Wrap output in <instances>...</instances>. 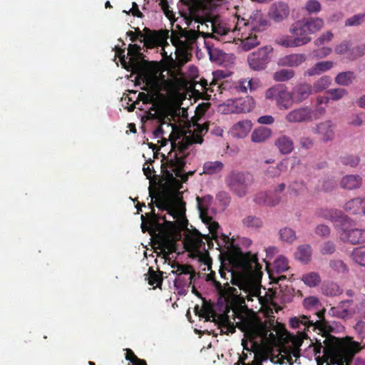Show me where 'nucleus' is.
<instances>
[{"label": "nucleus", "instance_id": "1", "mask_svg": "<svg viewBox=\"0 0 365 365\" xmlns=\"http://www.w3.org/2000/svg\"><path fill=\"white\" fill-rule=\"evenodd\" d=\"M220 275L225 282L223 285L214 280V287L221 295H231L236 289L230 284L241 287L247 279L261 268L255 255L243 252L240 247L221 250Z\"/></svg>", "mask_w": 365, "mask_h": 365}, {"label": "nucleus", "instance_id": "2", "mask_svg": "<svg viewBox=\"0 0 365 365\" xmlns=\"http://www.w3.org/2000/svg\"><path fill=\"white\" fill-rule=\"evenodd\" d=\"M137 37L140 39L143 46L148 48L167 45V40L170 38L172 44L175 48L176 56L182 61H188L192 55L197 46V40L204 33L200 31V27L197 29H182L180 25H176L175 29L171 30L170 36L168 29L151 30L145 27L141 31L136 28L135 31Z\"/></svg>", "mask_w": 365, "mask_h": 365}, {"label": "nucleus", "instance_id": "3", "mask_svg": "<svg viewBox=\"0 0 365 365\" xmlns=\"http://www.w3.org/2000/svg\"><path fill=\"white\" fill-rule=\"evenodd\" d=\"M155 204L159 210L167 211L173 220H176L180 215V212L171 205L169 199L165 196L156 197ZM146 216L148 217L147 220H145L143 215L141 216L143 232L148 230L150 234H155L158 232L155 237L162 252H165L167 255L175 252L177 249L175 240L177 234V222L167 220L165 216H158L155 213L153 209L150 213H147Z\"/></svg>", "mask_w": 365, "mask_h": 365}, {"label": "nucleus", "instance_id": "4", "mask_svg": "<svg viewBox=\"0 0 365 365\" xmlns=\"http://www.w3.org/2000/svg\"><path fill=\"white\" fill-rule=\"evenodd\" d=\"M171 141V150L169 153L170 159L169 166L172 172L168 170L165 173L168 181L171 183H177L180 185L181 182H185L189 176L192 175L195 171H189L184 173L185 166V158L189 154L188 150L195 143L201 144L203 138L200 135H192L190 136H182Z\"/></svg>", "mask_w": 365, "mask_h": 365}, {"label": "nucleus", "instance_id": "5", "mask_svg": "<svg viewBox=\"0 0 365 365\" xmlns=\"http://www.w3.org/2000/svg\"><path fill=\"white\" fill-rule=\"evenodd\" d=\"M140 51L141 47L139 45L129 44L127 54L130 58L128 64L130 69L137 73L138 78L145 83L152 92L156 94L164 90L163 87L165 81H160L156 71L141 62L143 54Z\"/></svg>", "mask_w": 365, "mask_h": 365}, {"label": "nucleus", "instance_id": "6", "mask_svg": "<svg viewBox=\"0 0 365 365\" xmlns=\"http://www.w3.org/2000/svg\"><path fill=\"white\" fill-rule=\"evenodd\" d=\"M325 309H322L316 312V315L318 319L314 322L310 320L309 317L306 315L299 316L300 324H303L305 327L309 328L313 327L314 330L318 329L322 332V336L324 337L323 342H321V339H316V344L314 345V351L315 355L321 353V350L324 348V354L327 353V351H334L335 342L336 338L330 334L334 331V328L329 324V323L325 319Z\"/></svg>", "mask_w": 365, "mask_h": 365}, {"label": "nucleus", "instance_id": "7", "mask_svg": "<svg viewBox=\"0 0 365 365\" xmlns=\"http://www.w3.org/2000/svg\"><path fill=\"white\" fill-rule=\"evenodd\" d=\"M291 36H283L278 43L287 48L299 47L307 44L312 40L304 19L293 23L289 28Z\"/></svg>", "mask_w": 365, "mask_h": 365}, {"label": "nucleus", "instance_id": "8", "mask_svg": "<svg viewBox=\"0 0 365 365\" xmlns=\"http://www.w3.org/2000/svg\"><path fill=\"white\" fill-rule=\"evenodd\" d=\"M267 100L274 101L277 108L281 110L289 109L294 104V94L283 85H276L264 93Z\"/></svg>", "mask_w": 365, "mask_h": 365}, {"label": "nucleus", "instance_id": "9", "mask_svg": "<svg viewBox=\"0 0 365 365\" xmlns=\"http://www.w3.org/2000/svg\"><path fill=\"white\" fill-rule=\"evenodd\" d=\"M185 10L180 11L181 16L187 26H190L192 21L202 24L206 20L205 7L200 0H180Z\"/></svg>", "mask_w": 365, "mask_h": 365}, {"label": "nucleus", "instance_id": "10", "mask_svg": "<svg viewBox=\"0 0 365 365\" xmlns=\"http://www.w3.org/2000/svg\"><path fill=\"white\" fill-rule=\"evenodd\" d=\"M198 208L200 212V217L203 222L208 225V229L212 240H215L217 246L221 250H226L231 247H238L235 244L234 240L230 239L227 235L221 233L219 235L220 225L218 222L212 221L210 217L207 215V210L201 207L200 203L198 204Z\"/></svg>", "mask_w": 365, "mask_h": 365}, {"label": "nucleus", "instance_id": "11", "mask_svg": "<svg viewBox=\"0 0 365 365\" xmlns=\"http://www.w3.org/2000/svg\"><path fill=\"white\" fill-rule=\"evenodd\" d=\"M226 182L232 192L242 197L247 195L253 177L249 173L232 172L227 177Z\"/></svg>", "mask_w": 365, "mask_h": 365}, {"label": "nucleus", "instance_id": "12", "mask_svg": "<svg viewBox=\"0 0 365 365\" xmlns=\"http://www.w3.org/2000/svg\"><path fill=\"white\" fill-rule=\"evenodd\" d=\"M273 48L270 45L264 46L250 53L247 56L250 68L253 71L264 70L271 61Z\"/></svg>", "mask_w": 365, "mask_h": 365}, {"label": "nucleus", "instance_id": "13", "mask_svg": "<svg viewBox=\"0 0 365 365\" xmlns=\"http://www.w3.org/2000/svg\"><path fill=\"white\" fill-rule=\"evenodd\" d=\"M205 239L209 247L213 245L212 238L209 235H202L198 230H194L185 239V245L187 250L193 252H200L201 250H205V242L203 241Z\"/></svg>", "mask_w": 365, "mask_h": 365}, {"label": "nucleus", "instance_id": "14", "mask_svg": "<svg viewBox=\"0 0 365 365\" xmlns=\"http://www.w3.org/2000/svg\"><path fill=\"white\" fill-rule=\"evenodd\" d=\"M356 307L351 299L341 302L338 306L333 307L329 310V315L339 319L351 318L355 314Z\"/></svg>", "mask_w": 365, "mask_h": 365}, {"label": "nucleus", "instance_id": "15", "mask_svg": "<svg viewBox=\"0 0 365 365\" xmlns=\"http://www.w3.org/2000/svg\"><path fill=\"white\" fill-rule=\"evenodd\" d=\"M340 239L351 245L365 242V229L346 230L343 227L339 229Z\"/></svg>", "mask_w": 365, "mask_h": 365}, {"label": "nucleus", "instance_id": "16", "mask_svg": "<svg viewBox=\"0 0 365 365\" xmlns=\"http://www.w3.org/2000/svg\"><path fill=\"white\" fill-rule=\"evenodd\" d=\"M312 119V110L310 108L300 107L289 111L285 116V120L289 123H299L310 121Z\"/></svg>", "mask_w": 365, "mask_h": 365}, {"label": "nucleus", "instance_id": "17", "mask_svg": "<svg viewBox=\"0 0 365 365\" xmlns=\"http://www.w3.org/2000/svg\"><path fill=\"white\" fill-rule=\"evenodd\" d=\"M289 13V6L287 3L277 1L271 5L268 15L274 22L279 23L287 19Z\"/></svg>", "mask_w": 365, "mask_h": 365}, {"label": "nucleus", "instance_id": "18", "mask_svg": "<svg viewBox=\"0 0 365 365\" xmlns=\"http://www.w3.org/2000/svg\"><path fill=\"white\" fill-rule=\"evenodd\" d=\"M250 30L261 32L266 30L269 22L267 16L260 10H254L249 16Z\"/></svg>", "mask_w": 365, "mask_h": 365}, {"label": "nucleus", "instance_id": "19", "mask_svg": "<svg viewBox=\"0 0 365 365\" xmlns=\"http://www.w3.org/2000/svg\"><path fill=\"white\" fill-rule=\"evenodd\" d=\"M360 349V344L358 342L353 341L344 350L337 351L336 353V357L339 361L338 365H349L354 355L359 351Z\"/></svg>", "mask_w": 365, "mask_h": 365}, {"label": "nucleus", "instance_id": "20", "mask_svg": "<svg viewBox=\"0 0 365 365\" xmlns=\"http://www.w3.org/2000/svg\"><path fill=\"white\" fill-rule=\"evenodd\" d=\"M313 132L319 135L320 139L324 143L333 140L335 136L334 125L330 120H326L317 124Z\"/></svg>", "mask_w": 365, "mask_h": 365}, {"label": "nucleus", "instance_id": "21", "mask_svg": "<svg viewBox=\"0 0 365 365\" xmlns=\"http://www.w3.org/2000/svg\"><path fill=\"white\" fill-rule=\"evenodd\" d=\"M317 216L329 220L336 223V227H339L338 223L343 224L348 221V217L341 210L334 209H319L316 212Z\"/></svg>", "mask_w": 365, "mask_h": 365}, {"label": "nucleus", "instance_id": "22", "mask_svg": "<svg viewBox=\"0 0 365 365\" xmlns=\"http://www.w3.org/2000/svg\"><path fill=\"white\" fill-rule=\"evenodd\" d=\"M274 145L282 155H287L294 150L293 140L287 135H281L274 140Z\"/></svg>", "mask_w": 365, "mask_h": 365}, {"label": "nucleus", "instance_id": "23", "mask_svg": "<svg viewBox=\"0 0 365 365\" xmlns=\"http://www.w3.org/2000/svg\"><path fill=\"white\" fill-rule=\"evenodd\" d=\"M307 56L304 53H292L281 58L279 64L282 66L298 67L304 63Z\"/></svg>", "mask_w": 365, "mask_h": 365}, {"label": "nucleus", "instance_id": "24", "mask_svg": "<svg viewBox=\"0 0 365 365\" xmlns=\"http://www.w3.org/2000/svg\"><path fill=\"white\" fill-rule=\"evenodd\" d=\"M252 128L250 120H243L235 123L231 128V133L234 137L243 138L247 135Z\"/></svg>", "mask_w": 365, "mask_h": 365}, {"label": "nucleus", "instance_id": "25", "mask_svg": "<svg viewBox=\"0 0 365 365\" xmlns=\"http://www.w3.org/2000/svg\"><path fill=\"white\" fill-rule=\"evenodd\" d=\"M334 66L331 61H324L315 63L312 67L308 68L304 72V75L307 76H319L330 70Z\"/></svg>", "mask_w": 365, "mask_h": 365}, {"label": "nucleus", "instance_id": "26", "mask_svg": "<svg viewBox=\"0 0 365 365\" xmlns=\"http://www.w3.org/2000/svg\"><path fill=\"white\" fill-rule=\"evenodd\" d=\"M312 85L304 83L297 86L292 93L294 94V99L295 98L298 102H302L307 99L312 94Z\"/></svg>", "mask_w": 365, "mask_h": 365}, {"label": "nucleus", "instance_id": "27", "mask_svg": "<svg viewBox=\"0 0 365 365\" xmlns=\"http://www.w3.org/2000/svg\"><path fill=\"white\" fill-rule=\"evenodd\" d=\"M361 184L362 178L359 175H347L341 179L340 182L341 187L347 190L357 189Z\"/></svg>", "mask_w": 365, "mask_h": 365}, {"label": "nucleus", "instance_id": "28", "mask_svg": "<svg viewBox=\"0 0 365 365\" xmlns=\"http://www.w3.org/2000/svg\"><path fill=\"white\" fill-rule=\"evenodd\" d=\"M272 131L270 128L261 126L253 130L251 140L254 143H264L272 136Z\"/></svg>", "mask_w": 365, "mask_h": 365}, {"label": "nucleus", "instance_id": "29", "mask_svg": "<svg viewBox=\"0 0 365 365\" xmlns=\"http://www.w3.org/2000/svg\"><path fill=\"white\" fill-rule=\"evenodd\" d=\"M281 199V196H277L275 198H273L271 195V192L269 194L260 192L255 196V201L260 205L275 206L279 203Z\"/></svg>", "mask_w": 365, "mask_h": 365}, {"label": "nucleus", "instance_id": "30", "mask_svg": "<svg viewBox=\"0 0 365 365\" xmlns=\"http://www.w3.org/2000/svg\"><path fill=\"white\" fill-rule=\"evenodd\" d=\"M365 197H356L347 201L344 205L345 211L350 214H357L364 207Z\"/></svg>", "mask_w": 365, "mask_h": 365}, {"label": "nucleus", "instance_id": "31", "mask_svg": "<svg viewBox=\"0 0 365 365\" xmlns=\"http://www.w3.org/2000/svg\"><path fill=\"white\" fill-rule=\"evenodd\" d=\"M312 255V249L309 245H303L298 247L297 250L294 253L295 258L303 263L309 262Z\"/></svg>", "mask_w": 365, "mask_h": 365}, {"label": "nucleus", "instance_id": "32", "mask_svg": "<svg viewBox=\"0 0 365 365\" xmlns=\"http://www.w3.org/2000/svg\"><path fill=\"white\" fill-rule=\"evenodd\" d=\"M304 20L307 24L309 35L320 31L324 25V21L318 17L304 18Z\"/></svg>", "mask_w": 365, "mask_h": 365}, {"label": "nucleus", "instance_id": "33", "mask_svg": "<svg viewBox=\"0 0 365 365\" xmlns=\"http://www.w3.org/2000/svg\"><path fill=\"white\" fill-rule=\"evenodd\" d=\"M196 272L188 274V275H180L174 280L175 287L180 289L189 287L195 279Z\"/></svg>", "mask_w": 365, "mask_h": 365}, {"label": "nucleus", "instance_id": "34", "mask_svg": "<svg viewBox=\"0 0 365 365\" xmlns=\"http://www.w3.org/2000/svg\"><path fill=\"white\" fill-rule=\"evenodd\" d=\"M160 79L162 81H165L164 83L165 84L163 87L164 89V90H163V91H167L168 90V84H169L168 81L167 80L164 79L163 76H162V78H160ZM144 83L146 84L145 83ZM145 86H146V88H144V90L147 91L149 93L140 92L138 94V99L142 101L144 103H149L151 101V98H154V96H157L160 92H162V91H160L159 93L154 94L152 92V91L149 86H148L147 85H145Z\"/></svg>", "mask_w": 365, "mask_h": 365}, {"label": "nucleus", "instance_id": "35", "mask_svg": "<svg viewBox=\"0 0 365 365\" xmlns=\"http://www.w3.org/2000/svg\"><path fill=\"white\" fill-rule=\"evenodd\" d=\"M260 44V40L255 34H250L241 40L240 46L243 51H248Z\"/></svg>", "mask_w": 365, "mask_h": 365}, {"label": "nucleus", "instance_id": "36", "mask_svg": "<svg viewBox=\"0 0 365 365\" xmlns=\"http://www.w3.org/2000/svg\"><path fill=\"white\" fill-rule=\"evenodd\" d=\"M351 259L357 264L365 267V245L355 247L350 255Z\"/></svg>", "mask_w": 365, "mask_h": 365}, {"label": "nucleus", "instance_id": "37", "mask_svg": "<svg viewBox=\"0 0 365 365\" xmlns=\"http://www.w3.org/2000/svg\"><path fill=\"white\" fill-rule=\"evenodd\" d=\"M356 76L352 71L341 72L335 77V82L344 86H347L352 83Z\"/></svg>", "mask_w": 365, "mask_h": 365}, {"label": "nucleus", "instance_id": "38", "mask_svg": "<svg viewBox=\"0 0 365 365\" xmlns=\"http://www.w3.org/2000/svg\"><path fill=\"white\" fill-rule=\"evenodd\" d=\"M294 76V71L288 68H283L274 72L273 74V78L277 82H284L292 79Z\"/></svg>", "mask_w": 365, "mask_h": 365}, {"label": "nucleus", "instance_id": "39", "mask_svg": "<svg viewBox=\"0 0 365 365\" xmlns=\"http://www.w3.org/2000/svg\"><path fill=\"white\" fill-rule=\"evenodd\" d=\"M307 190V185L303 181H294L291 182L288 187L290 195L298 196L304 194Z\"/></svg>", "mask_w": 365, "mask_h": 365}, {"label": "nucleus", "instance_id": "40", "mask_svg": "<svg viewBox=\"0 0 365 365\" xmlns=\"http://www.w3.org/2000/svg\"><path fill=\"white\" fill-rule=\"evenodd\" d=\"M339 162L344 166L356 168L360 162V158L355 154H344L340 156Z\"/></svg>", "mask_w": 365, "mask_h": 365}, {"label": "nucleus", "instance_id": "41", "mask_svg": "<svg viewBox=\"0 0 365 365\" xmlns=\"http://www.w3.org/2000/svg\"><path fill=\"white\" fill-rule=\"evenodd\" d=\"M302 280L309 287H317L321 282V277L317 272H311L303 274Z\"/></svg>", "mask_w": 365, "mask_h": 365}, {"label": "nucleus", "instance_id": "42", "mask_svg": "<svg viewBox=\"0 0 365 365\" xmlns=\"http://www.w3.org/2000/svg\"><path fill=\"white\" fill-rule=\"evenodd\" d=\"M161 272H155L152 267L148 269V281L150 285L160 287L163 283V277Z\"/></svg>", "mask_w": 365, "mask_h": 365}, {"label": "nucleus", "instance_id": "43", "mask_svg": "<svg viewBox=\"0 0 365 365\" xmlns=\"http://www.w3.org/2000/svg\"><path fill=\"white\" fill-rule=\"evenodd\" d=\"M171 267L175 270H173L172 273L180 276V275H188V274L195 272L193 267L191 265L188 264H180L178 262H173L171 264Z\"/></svg>", "mask_w": 365, "mask_h": 365}, {"label": "nucleus", "instance_id": "44", "mask_svg": "<svg viewBox=\"0 0 365 365\" xmlns=\"http://www.w3.org/2000/svg\"><path fill=\"white\" fill-rule=\"evenodd\" d=\"M223 166L220 161L206 162L203 165V170L205 174L212 175L221 171Z\"/></svg>", "mask_w": 365, "mask_h": 365}, {"label": "nucleus", "instance_id": "45", "mask_svg": "<svg viewBox=\"0 0 365 365\" xmlns=\"http://www.w3.org/2000/svg\"><path fill=\"white\" fill-rule=\"evenodd\" d=\"M205 44L207 50V53L210 56V59L212 61H219L221 60L223 53L221 50L215 48L212 45H210V42L205 41Z\"/></svg>", "mask_w": 365, "mask_h": 365}, {"label": "nucleus", "instance_id": "46", "mask_svg": "<svg viewBox=\"0 0 365 365\" xmlns=\"http://www.w3.org/2000/svg\"><path fill=\"white\" fill-rule=\"evenodd\" d=\"M331 79L327 76H324L316 81L312 86L313 91L316 93L321 92L329 87Z\"/></svg>", "mask_w": 365, "mask_h": 365}, {"label": "nucleus", "instance_id": "47", "mask_svg": "<svg viewBox=\"0 0 365 365\" xmlns=\"http://www.w3.org/2000/svg\"><path fill=\"white\" fill-rule=\"evenodd\" d=\"M242 224L245 227L250 229H257L262 227V222L260 218L249 215L242 220Z\"/></svg>", "mask_w": 365, "mask_h": 365}, {"label": "nucleus", "instance_id": "48", "mask_svg": "<svg viewBox=\"0 0 365 365\" xmlns=\"http://www.w3.org/2000/svg\"><path fill=\"white\" fill-rule=\"evenodd\" d=\"M287 169V163L280 162L276 166H270L267 170V175L270 177H277L280 175L282 173L285 172Z\"/></svg>", "mask_w": 365, "mask_h": 365}, {"label": "nucleus", "instance_id": "49", "mask_svg": "<svg viewBox=\"0 0 365 365\" xmlns=\"http://www.w3.org/2000/svg\"><path fill=\"white\" fill-rule=\"evenodd\" d=\"M274 269L277 273H282L289 269L288 260L284 257H279L274 262Z\"/></svg>", "mask_w": 365, "mask_h": 365}, {"label": "nucleus", "instance_id": "50", "mask_svg": "<svg viewBox=\"0 0 365 365\" xmlns=\"http://www.w3.org/2000/svg\"><path fill=\"white\" fill-rule=\"evenodd\" d=\"M280 239L282 241L288 243H292L296 239L295 232L293 230L288 227H284L279 230Z\"/></svg>", "mask_w": 365, "mask_h": 365}, {"label": "nucleus", "instance_id": "51", "mask_svg": "<svg viewBox=\"0 0 365 365\" xmlns=\"http://www.w3.org/2000/svg\"><path fill=\"white\" fill-rule=\"evenodd\" d=\"M329 267L340 273H346L349 271L346 264L341 259L331 260L329 262Z\"/></svg>", "mask_w": 365, "mask_h": 365}, {"label": "nucleus", "instance_id": "52", "mask_svg": "<svg viewBox=\"0 0 365 365\" xmlns=\"http://www.w3.org/2000/svg\"><path fill=\"white\" fill-rule=\"evenodd\" d=\"M304 9L309 14H317L322 9L321 4L317 0H309L307 1Z\"/></svg>", "mask_w": 365, "mask_h": 365}, {"label": "nucleus", "instance_id": "53", "mask_svg": "<svg viewBox=\"0 0 365 365\" xmlns=\"http://www.w3.org/2000/svg\"><path fill=\"white\" fill-rule=\"evenodd\" d=\"M365 21V13L358 14L346 19V26H359Z\"/></svg>", "mask_w": 365, "mask_h": 365}, {"label": "nucleus", "instance_id": "54", "mask_svg": "<svg viewBox=\"0 0 365 365\" xmlns=\"http://www.w3.org/2000/svg\"><path fill=\"white\" fill-rule=\"evenodd\" d=\"M336 251V245L334 242L328 240L324 242L320 247V252L323 255H329Z\"/></svg>", "mask_w": 365, "mask_h": 365}, {"label": "nucleus", "instance_id": "55", "mask_svg": "<svg viewBox=\"0 0 365 365\" xmlns=\"http://www.w3.org/2000/svg\"><path fill=\"white\" fill-rule=\"evenodd\" d=\"M327 93L333 101H338L347 94V91L344 88L329 89Z\"/></svg>", "mask_w": 365, "mask_h": 365}, {"label": "nucleus", "instance_id": "56", "mask_svg": "<svg viewBox=\"0 0 365 365\" xmlns=\"http://www.w3.org/2000/svg\"><path fill=\"white\" fill-rule=\"evenodd\" d=\"M334 37V34L331 31H328L324 34H322L319 38H317L314 41V45L317 46H320L324 45V43L329 42Z\"/></svg>", "mask_w": 365, "mask_h": 365}, {"label": "nucleus", "instance_id": "57", "mask_svg": "<svg viewBox=\"0 0 365 365\" xmlns=\"http://www.w3.org/2000/svg\"><path fill=\"white\" fill-rule=\"evenodd\" d=\"M365 54L364 46H355L349 50V59L355 60Z\"/></svg>", "mask_w": 365, "mask_h": 365}, {"label": "nucleus", "instance_id": "58", "mask_svg": "<svg viewBox=\"0 0 365 365\" xmlns=\"http://www.w3.org/2000/svg\"><path fill=\"white\" fill-rule=\"evenodd\" d=\"M212 31L213 32L211 34L212 37L219 40L220 37L226 36L230 31V29L220 26H213Z\"/></svg>", "mask_w": 365, "mask_h": 365}, {"label": "nucleus", "instance_id": "59", "mask_svg": "<svg viewBox=\"0 0 365 365\" xmlns=\"http://www.w3.org/2000/svg\"><path fill=\"white\" fill-rule=\"evenodd\" d=\"M315 234L322 237H328L330 235V228L324 224L318 225L315 227Z\"/></svg>", "mask_w": 365, "mask_h": 365}, {"label": "nucleus", "instance_id": "60", "mask_svg": "<svg viewBox=\"0 0 365 365\" xmlns=\"http://www.w3.org/2000/svg\"><path fill=\"white\" fill-rule=\"evenodd\" d=\"M200 85L202 87V90L206 92L209 91L211 92H213L215 90L214 89L215 86H217V89L220 88L219 85H217V82L214 79L212 81V82L208 83V82L206 79L202 78L200 80Z\"/></svg>", "mask_w": 365, "mask_h": 365}, {"label": "nucleus", "instance_id": "61", "mask_svg": "<svg viewBox=\"0 0 365 365\" xmlns=\"http://www.w3.org/2000/svg\"><path fill=\"white\" fill-rule=\"evenodd\" d=\"M115 55L120 58L123 67L127 70H129V64H128L125 60L126 58L125 55V48H121L118 46H115Z\"/></svg>", "mask_w": 365, "mask_h": 365}, {"label": "nucleus", "instance_id": "62", "mask_svg": "<svg viewBox=\"0 0 365 365\" xmlns=\"http://www.w3.org/2000/svg\"><path fill=\"white\" fill-rule=\"evenodd\" d=\"M334 51L337 54H344L347 51H349V43L348 41H343L341 43L336 45L334 48Z\"/></svg>", "mask_w": 365, "mask_h": 365}, {"label": "nucleus", "instance_id": "63", "mask_svg": "<svg viewBox=\"0 0 365 365\" xmlns=\"http://www.w3.org/2000/svg\"><path fill=\"white\" fill-rule=\"evenodd\" d=\"M319 304V300L318 298L315 297H309L304 299V307L307 309H310L312 307H315L318 306Z\"/></svg>", "mask_w": 365, "mask_h": 365}, {"label": "nucleus", "instance_id": "64", "mask_svg": "<svg viewBox=\"0 0 365 365\" xmlns=\"http://www.w3.org/2000/svg\"><path fill=\"white\" fill-rule=\"evenodd\" d=\"M262 358L263 357L262 356H259V355L255 354V359L252 362L245 363V359L242 358L239 360L237 365H240V364H242V365H262Z\"/></svg>", "mask_w": 365, "mask_h": 365}]
</instances>
